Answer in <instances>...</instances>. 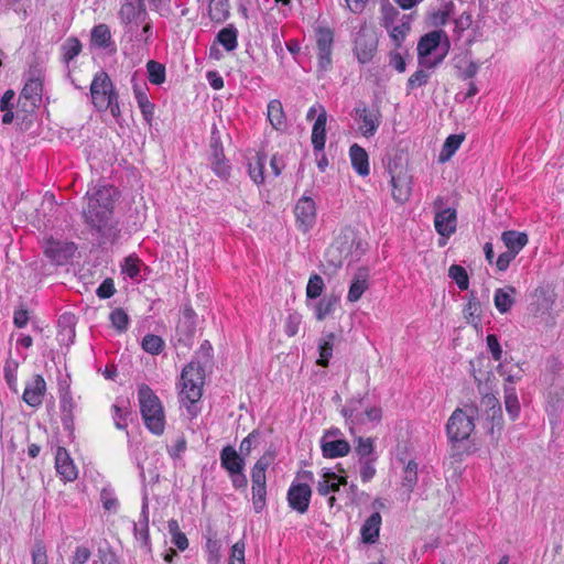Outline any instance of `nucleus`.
<instances>
[{"label":"nucleus","instance_id":"obj_61","mask_svg":"<svg viewBox=\"0 0 564 564\" xmlns=\"http://www.w3.org/2000/svg\"><path fill=\"white\" fill-rule=\"evenodd\" d=\"M481 403L487 408L488 411H491V419L495 420L496 416L501 417V406L499 400L492 394H486L482 398Z\"/></svg>","mask_w":564,"mask_h":564},{"label":"nucleus","instance_id":"obj_3","mask_svg":"<svg viewBox=\"0 0 564 564\" xmlns=\"http://www.w3.org/2000/svg\"><path fill=\"white\" fill-rule=\"evenodd\" d=\"M205 382L204 368L194 361L189 362L181 375V402L187 408L191 415H196L193 405L200 400Z\"/></svg>","mask_w":564,"mask_h":564},{"label":"nucleus","instance_id":"obj_59","mask_svg":"<svg viewBox=\"0 0 564 564\" xmlns=\"http://www.w3.org/2000/svg\"><path fill=\"white\" fill-rule=\"evenodd\" d=\"M259 436V431L254 430L247 437H245L240 443V455L248 456L252 448L257 446Z\"/></svg>","mask_w":564,"mask_h":564},{"label":"nucleus","instance_id":"obj_64","mask_svg":"<svg viewBox=\"0 0 564 564\" xmlns=\"http://www.w3.org/2000/svg\"><path fill=\"white\" fill-rule=\"evenodd\" d=\"M100 499H101L102 507L105 510H107V511H116L117 510L119 502L110 490L104 489L100 492Z\"/></svg>","mask_w":564,"mask_h":564},{"label":"nucleus","instance_id":"obj_62","mask_svg":"<svg viewBox=\"0 0 564 564\" xmlns=\"http://www.w3.org/2000/svg\"><path fill=\"white\" fill-rule=\"evenodd\" d=\"M139 259L132 256H129L124 259V264L122 265V271L131 279H134L139 275Z\"/></svg>","mask_w":564,"mask_h":564},{"label":"nucleus","instance_id":"obj_7","mask_svg":"<svg viewBox=\"0 0 564 564\" xmlns=\"http://www.w3.org/2000/svg\"><path fill=\"white\" fill-rule=\"evenodd\" d=\"M435 217L434 226L437 234L448 238L456 231L457 215L454 208H445L443 197H437L434 202Z\"/></svg>","mask_w":564,"mask_h":564},{"label":"nucleus","instance_id":"obj_45","mask_svg":"<svg viewBox=\"0 0 564 564\" xmlns=\"http://www.w3.org/2000/svg\"><path fill=\"white\" fill-rule=\"evenodd\" d=\"M356 454L358 455V460L377 458L372 440L359 437Z\"/></svg>","mask_w":564,"mask_h":564},{"label":"nucleus","instance_id":"obj_33","mask_svg":"<svg viewBox=\"0 0 564 564\" xmlns=\"http://www.w3.org/2000/svg\"><path fill=\"white\" fill-rule=\"evenodd\" d=\"M505 406L512 420L519 416L520 403L513 386H505Z\"/></svg>","mask_w":564,"mask_h":564},{"label":"nucleus","instance_id":"obj_4","mask_svg":"<svg viewBox=\"0 0 564 564\" xmlns=\"http://www.w3.org/2000/svg\"><path fill=\"white\" fill-rule=\"evenodd\" d=\"M138 398L145 426L153 434L161 435L164 432L165 419L160 399L147 384L139 387Z\"/></svg>","mask_w":564,"mask_h":564},{"label":"nucleus","instance_id":"obj_16","mask_svg":"<svg viewBox=\"0 0 564 564\" xmlns=\"http://www.w3.org/2000/svg\"><path fill=\"white\" fill-rule=\"evenodd\" d=\"M311 496L312 489L307 484H292L288 491V502L293 510L305 513Z\"/></svg>","mask_w":564,"mask_h":564},{"label":"nucleus","instance_id":"obj_32","mask_svg":"<svg viewBox=\"0 0 564 564\" xmlns=\"http://www.w3.org/2000/svg\"><path fill=\"white\" fill-rule=\"evenodd\" d=\"M208 12L214 22H224L229 17L228 0H210Z\"/></svg>","mask_w":564,"mask_h":564},{"label":"nucleus","instance_id":"obj_55","mask_svg":"<svg viewBox=\"0 0 564 564\" xmlns=\"http://www.w3.org/2000/svg\"><path fill=\"white\" fill-rule=\"evenodd\" d=\"M454 4L449 2L444 10H438L430 14V24L433 26H441L446 24L452 13Z\"/></svg>","mask_w":564,"mask_h":564},{"label":"nucleus","instance_id":"obj_21","mask_svg":"<svg viewBox=\"0 0 564 564\" xmlns=\"http://www.w3.org/2000/svg\"><path fill=\"white\" fill-rule=\"evenodd\" d=\"M55 468L57 474L66 481H73L77 477L76 467L67 451L63 447L57 448Z\"/></svg>","mask_w":564,"mask_h":564},{"label":"nucleus","instance_id":"obj_20","mask_svg":"<svg viewBox=\"0 0 564 564\" xmlns=\"http://www.w3.org/2000/svg\"><path fill=\"white\" fill-rule=\"evenodd\" d=\"M245 458L232 446L227 445L220 451V466L229 474L243 471Z\"/></svg>","mask_w":564,"mask_h":564},{"label":"nucleus","instance_id":"obj_44","mask_svg":"<svg viewBox=\"0 0 564 564\" xmlns=\"http://www.w3.org/2000/svg\"><path fill=\"white\" fill-rule=\"evenodd\" d=\"M448 276L456 282L457 286L460 290L465 291L468 289V286H469L468 274H467L465 268H463L462 265L452 264L448 269Z\"/></svg>","mask_w":564,"mask_h":564},{"label":"nucleus","instance_id":"obj_35","mask_svg":"<svg viewBox=\"0 0 564 564\" xmlns=\"http://www.w3.org/2000/svg\"><path fill=\"white\" fill-rule=\"evenodd\" d=\"M463 140V134H451L449 137H447L443 144L438 160L441 162L448 161L452 158V155L456 152V150L460 147Z\"/></svg>","mask_w":564,"mask_h":564},{"label":"nucleus","instance_id":"obj_49","mask_svg":"<svg viewBox=\"0 0 564 564\" xmlns=\"http://www.w3.org/2000/svg\"><path fill=\"white\" fill-rule=\"evenodd\" d=\"M111 413L115 426L119 430H124L128 425V417L131 415V412L128 410V408L113 404L111 406Z\"/></svg>","mask_w":564,"mask_h":564},{"label":"nucleus","instance_id":"obj_56","mask_svg":"<svg viewBox=\"0 0 564 564\" xmlns=\"http://www.w3.org/2000/svg\"><path fill=\"white\" fill-rule=\"evenodd\" d=\"M212 169L213 171L223 178H226L229 175V165L225 161L224 153L212 155Z\"/></svg>","mask_w":564,"mask_h":564},{"label":"nucleus","instance_id":"obj_30","mask_svg":"<svg viewBox=\"0 0 564 564\" xmlns=\"http://www.w3.org/2000/svg\"><path fill=\"white\" fill-rule=\"evenodd\" d=\"M381 516L373 512L361 527V536L366 543H375L379 536Z\"/></svg>","mask_w":564,"mask_h":564},{"label":"nucleus","instance_id":"obj_29","mask_svg":"<svg viewBox=\"0 0 564 564\" xmlns=\"http://www.w3.org/2000/svg\"><path fill=\"white\" fill-rule=\"evenodd\" d=\"M442 36L446 37V34L443 30H435L422 36L417 44L419 56H429L434 50H436L440 46Z\"/></svg>","mask_w":564,"mask_h":564},{"label":"nucleus","instance_id":"obj_15","mask_svg":"<svg viewBox=\"0 0 564 564\" xmlns=\"http://www.w3.org/2000/svg\"><path fill=\"white\" fill-rule=\"evenodd\" d=\"M119 17L124 24H139L148 20L144 0H124Z\"/></svg>","mask_w":564,"mask_h":564},{"label":"nucleus","instance_id":"obj_6","mask_svg":"<svg viewBox=\"0 0 564 564\" xmlns=\"http://www.w3.org/2000/svg\"><path fill=\"white\" fill-rule=\"evenodd\" d=\"M116 94L108 74L105 72L97 73L90 85V95L94 106L98 110H107L110 104L109 98Z\"/></svg>","mask_w":564,"mask_h":564},{"label":"nucleus","instance_id":"obj_28","mask_svg":"<svg viewBox=\"0 0 564 564\" xmlns=\"http://www.w3.org/2000/svg\"><path fill=\"white\" fill-rule=\"evenodd\" d=\"M351 165L360 176H367L370 173L368 154L364 148L352 144L349 150Z\"/></svg>","mask_w":564,"mask_h":564},{"label":"nucleus","instance_id":"obj_39","mask_svg":"<svg viewBox=\"0 0 564 564\" xmlns=\"http://www.w3.org/2000/svg\"><path fill=\"white\" fill-rule=\"evenodd\" d=\"M265 165V156L256 154L248 164L249 175L256 184H261L264 181L263 170Z\"/></svg>","mask_w":564,"mask_h":564},{"label":"nucleus","instance_id":"obj_63","mask_svg":"<svg viewBox=\"0 0 564 564\" xmlns=\"http://www.w3.org/2000/svg\"><path fill=\"white\" fill-rule=\"evenodd\" d=\"M61 409H62L63 422L66 423L68 421H72L74 402H73L72 397L68 393L63 394V397L61 399Z\"/></svg>","mask_w":564,"mask_h":564},{"label":"nucleus","instance_id":"obj_31","mask_svg":"<svg viewBox=\"0 0 564 564\" xmlns=\"http://www.w3.org/2000/svg\"><path fill=\"white\" fill-rule=\"evenodd\" d=\"M501 240L503 241L508 251L518 254L528 243V236L524 232L508 230L502 232Z\"/></svg>","mask_w":564,"mask_h":564},{"label":"nucleus","instance_id":"obj_54","mask_svg":"<svg viewBox=\"0 0 564 564\" xmlns=\"http://www.w3.org/2000/svg\"><path fill=\"white\" fill-rule=\"evenodd\" d=\"M377 458L358 460L359 463V475L364 482L370 481L376 475V463Z\"/></svg>","mask_w":564,"mask_h":564},{"label":"nucleus","instance_id":"obj_37","mask_svg":"<svg viewBox=\"0 0 564 564\" xmlns=\"http://www.w3.org/2000/svg\"><path fill=\"white\" fill-rule=\"evenodd\" d=\"M134 535L138 540L142 541L144 545L149 543V514L148 503L143 502L141 518L139 524L134 523Z\"/></svg>","mask_w":564,"mask_h":564},{"label":"nucleus","instance_id":"obj_60","mask_svg":"<svg viewBox=\"0 0 564 564\" xmlns=\"http://www.w3.org/2000/svg\"><path fill=\"white\" fill-rule=\"evenodd\" d=\"M429 80V74L423 69H417L413 75L408 79V90H413L414 88L421 87L425 85Z\"/></svg>","mask_w":564,"mask_h":564},{"label":"nucleus","instance_id":"obj_12","mask_svg":"<svg viewBox=\"0 0 564 564\" xmlns=\"http://www.w3.org/2000/svg\"><path fill=\"white\" fill-rule=\"evenodd\" d=\"M294 214L299 229L303 232H307L313 228L316 221L315 202L308 196H303L297 200Z\"/></svg>","mask_w":564,"mask_h":564},{"label":"nucleus","instance_id":"obj_48","mask_svg":"<svg viewBox=\"0 0 564 564\" xmlns=\"http://www.w3.org/2000/svg\"><path fill=\"white\" fill-rule=\"evenodd\" d=\"M18 367H19V364L18 361L13 360V359H9L7 360L6 365H4V378H6V381L9 386V388L14 391V392H18V388H17V384H18V378H17V371H18Z\"/></svg>","mask_w":564,"mask_h":564},{"label":"nucleus","instance_id":"obj_13","mask_svg":"<svg viewBox=\"0 0 564 564\" xmlns=\"http://www.w3.org/2000/svg\"><path fill=\"white\" fill-rule=\"evenodd\" d=\"M355 112L361 134L366 138L375 135L381 123L380 111L378 109L370 110L361 104L355 108Z\"/></svg>","mask_w":564,"mask_h":564},{"label":"nucleus","instance_id":"obj_46","mask_svg":"<svg viewBox=\"0 0 564 564\" xmlns=\"http://www.w3.org/2000/svg\"><path fill=\"white\" fill-rule=\"evenodd\" d=\"M110 37V30L106 24H98L91 31V40L99 47H108Z\"/></svg>","mask_w":564,"mask_h":564},{"label":"nucleus","instance_id":"obj_27","mask_svg":"<svg viewBox=\"0 0 564 564\" xmlns=\"http://www.w3.org/2000/svg\"><path fill=\"white\" fill-rule=\"evenodd\" d=\"M267 116L273 129L278 131H283L286 129V117L280 100L273 99L268 104Z\"/></svg>","mask_w":564,"mask_h":564},{"label":"nucleus","instance_id":"obj_1","mask_svg":"<svg viewBox=\"0 0 564 564\" xmlns=\"http://www.w3.org/2000/svg\"><path fill=\"white\" fill-rule=\"evenodd\" d=\"M117 197V189L110 185L96 186L87 192V204L83 208V217L91 231L105 237L111 230L113 204Z\"/></svg>","mask_w":564,"mask_h":564},{"label":"nucleus","instance_id":"obj_19","mask_svg":"<svg viewBox=\"0 0 564 564\" xmlns=\"http://www.w3.org/2000/svg\"><path fill=\"white\" fill-rule=\"evenodd\" d=\"M324 457L337 458L346 456L350 452V445L341 438H332V433H325L321 441Z\"/></svg>","mask_w":564,"mask_h":564},{"label":"nucleus","instance_id":"obj_47","mask_svg":"<svg viewBox=\"0 0 564 564\" xmlns=\"http://www.w3.org/2000/svg\"><path fill=\"white\" fill-rule=\"evenodd\" d=\"M417 482V464L414 460H410L404 468V476L402 486L406 488L409 492L414 489Z\"/></svg>","mask_w":564,"mask_h":564},{"label":"nucleus","instance_id":"obj_52","mask_svg":"<svg viewBox=\"0 0 564 564\" xmlns=\"http://www.w3.org/2000/svg\"><path fill=\"white\" fill-rule=\"evenodd\" d=\"M110 321H111V324L112 326L119 330V332H123L127 329L128 327V324H129V316L128 314L124 312V310L118 307V308H115L111 313H110V316H109Z\"/></svg>","mask_w":564,"mask_h":564},{"label":"nucleus","instance_id":"obj_36","mask_svg":"<svg viewBox=\"0 0 564 564\" xmlns=\"http://www.w3.org/2000/svg\"><path fill=\"white\" fill-rule=\"evenodd\" d=\"M335 341V335L329 333L319 341L318 350H319V359L317 360V365L322 367H327L330 357L333 356V347Z\"/></svg>","mask_w":564,"mask_h":564},{"label":"nucleus","instance_id":"obj_25","mask_svg":"<svg viewBox=\"0 0 564 564\" xmlns=\"http://www.w3.org/2000/svg\"><path fill=\"white\" fill-rule=\"evenodd\" d=\"M392 196L399 203H405L411 195L410 178L406 174H398L391 176Z\"/></svg>","mask_w":564,"mask_h":564},{"label":"nucleus","instance_id":"obj_51","mask_svg":"<svg viewBox=\"0 0 564 564\" xmlns=\"http://www.w3.org/2000/svg\"><path fill=\"white\" fill-rule=\"evenodd\" d=\"M324 286V281L318 274L311 275L306 285V296L308 299L318 297L322 294Z\"/></svg>","mask_w":564,"mask_h":564},{"label":"nucleus","instance_id":"obj_53","mask_svg":"<svg viewBox=\"0 0 564 564\" xmlns=\"http://www.w3.org/2000/svg\"><path fill=\"white\" fill-rule=\"evenodd\" d=\"M388 31L390 32V36L395 43V45L399 46L401 42L404 40L406 33L410 31V22L409 20H402L399 24H392V26Z\"/></svg>","mask_w":564,"mask_h":564},{"label":"nucleus","instance_id":"obj_34","mask_svg":"<svg viewBox=\"0 0 564 564\" xmlns=\"http://www.w3.org/2000/svg\"><path fill=\"white\" fill-rule=\"evenodd\" d=\"M238 31L234 25H228L221 29L217 34V41L225 47L226 51H234L237 43Z\"/></svg>","mask_w":564,"mask_h":564},{"label":"nucleus","instance_id":"obj_41","mask_svg":"<svg viewBox=\"0 0 564 564\" xmlns=\"http://www.w3.org/2000/svg\"><path fill=\"white\" fill-rule=\"evenodd\" d=\"M141 347L148 354L159 355L164 348V340L158 335L148 334L143 337Z\"/></svg>","mask_w":564,"mask_h":564},{"label":"nucleus","instance_id":"obj_38","mask_svg":"<svg viewBox=\"0 0 564 564\" xmlns=\"http://www.w3.org/2000/svg\"><path fill=\"white\" fill-rule=\"evenodd\" d=\"M339 299L336 295H329L322 299L315 306V317L318 321H323L332 314L337 305Z\"/></svg>","mask_w":564,"mask_h":564},{"label":"nucleus","instance_id":"obj_40","mask_svg":"<svg viewBox=\"0 0 564 564\" xmlns=\"http://www.w3.org/2000/svg\"><path fill=\"white\" fill-rule=\"evenodd\" d=\"M361 398L352 399L341 410V414L346 417V420H349L354 424L364 423L362 414L361 412H359V405L361 404Z\"/></svg>","mask_w":564,"mask_h":564},{"label":"nucleus","instance_id":"obj_23","mask_svg":"<svg viewBox=\"0 0 564 564\" xmlns=\"http://www.w3.org/2000/svg\"><path fill=\"white\" fill-rule=\"evenodd\" d=\"M322 111L318 113L312 129V144L315 151H323L326 141V110L321 107Z\"/></svg>","mask_w":564,"mask_h":564},{"label":"nucleus","instance_id":"obj_42","mask_svg":"<svg viewBox=\"0 0 564 564\" xmlns=\"http://www.w3.org/2000/svg\"><path fill=\"white\" fill-rule=\"evenodd\" d=\"M147 69H148V78L150 83L154 85H161L165 80V67L163 64L155 62V61H149L147 63Z\"/></svg>","mask_w":564,"mask_h":564},{"label":"nucleus","instance_id":"obj_22","mask_svg":"<svg viewBox=\"0 0 564 564\" xmlns=\"http://www.w3.org/2000/svg\"><path fill=\"white\" fill-rule=\"evenodd\" d=\"M133 83V94L137 100V104L141 110V113L144 120L150 124L154 115V104L151 102L147 95V85H139L135 83L134 77L132 78Z\"/></svg>","mask_w":564,"mask_h":564},{"label":"nucleus","instance_id":"obj_2","mask_svg":"<svg viewBox=\"0 0 564 564\" xmlns=\"http://www.w3.org/2000/svg\"><path fill=\"white\" fill-rule=\"evenodd\" d=\"M364 253L362 241L357 238L355 230L346 227L339 231L325 253L328 264L335 269L340 268L344 260L351 258L358 260Z\"/></svg>","mask_w":564,"mask_h":564},{"label":"nucleus","instance_id":"obj_18","mask_svg":"<svg viewBox=\"0 0 564 564\" xmlns=\"http://www.w3.org/2000/svg\"><path fill=\"white\" fill-rule=\"evenodd\" d=\"M45 391L44 378L41 375H35L31 381L26 382L22 399L28 405L37 408L43 402Z\"/></svg>","mask_w":564,"mask_h":564},{"label":"nucleus","instance_id":"obj_11","mask_svg":"<svg viewBox=\"0 0 564 564\" xmlns=\"http://www.w3.org/2000/svg\"><path fill=\"white\" fill-rule=\"evenodd\" d=\"M315 40L318 51V66L325 72L332 65L334 32L329 28L317 26L315 29Z\"/></svg>","mask_w":564,"mask_h":564},{"label":"nucleus","instance_id":"obj_24","mask_svg":"<svg viewBox=\"0 0 564 564\" xmlns=\"http://www.w3.org/2000/svg\"><path fill=\"white\" fill-rule=\"evenodd\" d=\"M516 288L507 285L497 289L494 296V303L497 311L501 314L508 313L516 302Z\"/></svg>","mask_w":564,"mask_h":564},{"label":"nucleus","instance_id":"obj_14","mask_svg":"<svg viewBox=\"0 0 564 564\" xmlns=\"http://www.w3.org/2000/svg\"><path fill=\"white\" fill-rule=\"evenodd\" d=\"M530 304V311L535 317H542L547 321L550 317L553 304L555 302V294L546 288H538Z\"/></svg>","mask_w":564,"mask_h":564},{"label":"nucleus","instance_id":"obj_9","mask_svg":"<svg viewBox=\"0 0 564 564\" xmlns=\"http://www.w3.org/2000/svg\"><path fill=\"white\" fill-rule=\"evenodd\" d=\"M378 39L376 33L368 28H361L355 39V53L361 64L372 59L377 52Z\"/></svg>","mask_w":564,"mask_h":564},{"label":"nucleus","instance_id":"obj_17","mask_svg":"<svg viewBox=\"0 0 564 564\" xmlns=\"http://www.w3.org/2000/svg\"><path fill=\"white\" fill-rule=\"evenodd\" d=\"M196 319L197 315L194 310L191 306H185L182 317L180 318L176 326L178 341L183 343L185 346L189 345V341L195 335Z\"/></svg>","mask_w":564,"mask_h":564},{"label":"nucleus","instance_id":"obj_57","mask_svg":"<svg viewBox=\"0 0 564 564\" xmlns=\"http://www.w3.org/2000/svg\"><path fill=\"white\" fill-rule=\"evenodd\" d=\"M302 316L297 312L290 313L284 325L285 334L293 337L299 333Z\"/></svg>","mask_w":564,"mask_h":564},{"label":"nucleus","instance_id":"obj_5","mask_svg":"<svg viewBox=\"0 0 564 564\" xmlns=\"http://www.w3.org/2000/svg\"><path fill=\"white\" fill-rule=\"evenodd\" d=\"M478 410L475 405H465L464 409H456L448 419L446 430L452 442L467 440L475 429V419Z\"/></svg>","mask_w":564,"mask_h":564},{"label":"nucleus","instance_id":"obj_43","mask_svg":"<svg viewBox=\"0 0 564 564\" xmlns=\"http://www.w3.org/2000/svg\"><path fill=\"white\" fill-rule=\"evenodd\" d=\"M82 51V43L76 37H68L62 45L63 61L69 63Z\"/></svg>","mask_w":564,"mask_h":564},{"label":"nucleus","instance_id":"obj_10","mask_svg":"<svg viewBox=\"0 0 564 564\" xmlns=\"http://www.w3.org/2000/svg\"><path fill=\"white\" fill-rule=\"evenodd\" d=\"M43 249L51 261L62 265L73 258L77 247L74 242L48 238L45 240Z\"/></svg>","mask_w":564,"mask_h":564},{"label":"nucleus","instance_id":"obj_26","mask_svg":"<svg viewBox=\"0 0 564 564\" xmlns=\"http://www.w3.org/2000/svg\"><path fill=\"white\" fill-rule=\"evenodd\" d=\"M369 273L367 269H359L354 276V280L350 284L347 300L351 303H355L360 300L365 291L369 288L368 283Z\"/></svg>","mask_w":564,"mask_h":564},{"label":"nucleus","instance_id":"obj_58","mask_svg":"<svg viewBox=\"0 0 564 564\" xmlns=\"http://www.w3.org/2000/svg\"><path fill=\"white\" fill-rule=\"evenodd\" d=\"M245 549L243 540L236 542L230 550L228 564H246L245 563Z\"/></svg>","mask_w":564,"mask_h":564},{"label":"nucleus","instance_id":"obj_50","mask_svg":"<svg viewBox=\"0 0 564 564\" xmlns=\"http://www.w3.org/2000/svg\"><path fill=\"white\" fill-rule=\"evenodd\" d=\"M267 485H252V502L257 513L265 506Z\"/></svg>","mask_w":564,"mask_h":564},{"label":"nucleus","instance_id":"obj_8","mask_svg":"<svg viewBox=\"0 0 564 564\" xmlns=\"http://www.w3.org/2000/svg\"><path fill=\"white\" fill-rule=\"evenodd\" d=\"M43 83L40 77H31L24 84L18 100V107L25 112H33L42 99Z\"/></svg>","mask_w":564,"mask_h":564}]
</instances>
